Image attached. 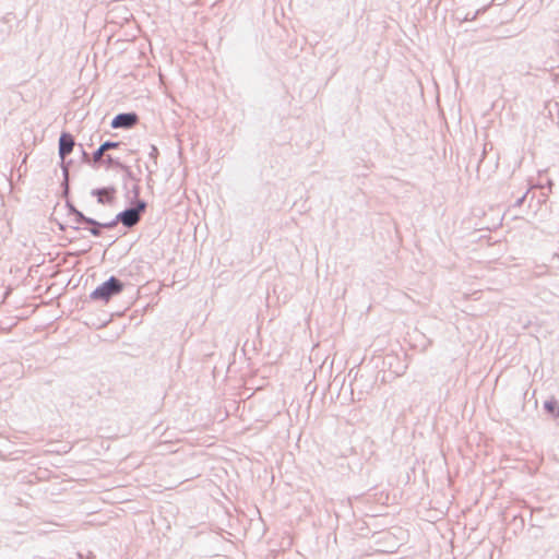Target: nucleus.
<instances>
[{
    "label": "nucleus",
    "mask_w": 559,
    "mask_h": 559,
    "mask_svg": "<svg viewBox=\"0 0 559 559\" xmlns=\"http://www.w3.org/2000/svg\"><path fill=\"white\" fill-rule=\"evenodd\" d=\"M66 205L68 207L70 215H73L74 213H76L79 211L70 201H67Z\"/></svg>",
    "instance_id": "nucleus-15"
},
{
    "label": "nucleus",
    "mask_w": 559,
    "mask_h": 559,
    "mask_svg": "<svg viewBox=\"0 0 559 559\" xmlns=\"http://www.w3.org/2000/svg\"><path fill=\"white\" fill-rule=\"evenodd\" d=\"M527 193H528V191H526L522 197L516 199L512 206L520 207L523 204V202L525 201Z\"/></svg>",
    "instance_id": "nucleus-13"
},
{
    "label": "nucleus",
    "mask_w": 559,
    "mask_h": 559,
    "mask_svg": "<svg viewBox=\"0 0 559 559\" xmlns=\"http://www.w3.org/2000/svg\"><path fill=\"white\" fill-rule=\"evenodd\" d=\"M108 167H117L120 169H127V165L122 164L119 159L114 158L111 155H107L105 159H103Z\"/></svg>",
    "instance_id": "nucleus-9"
},
{
    "label": "nucleus",
    "mask_w": 559,
    "mask_h": 559,
    "mask_svg": "<svg viewBox=\"0 0 559 559\" xmlns=\"http://www.w3.org/2000/svg\"><path fill=\"white\" fill-rule=\"evenodd\" d=\"M82 159L84 163L90 164L93 166V159L92 157L82 148Z\"/></svg>",
    "instance_id": "nucleus-14"
},
{
    "label": "nucleus",
    "mask_w": 559,
    "mask_h": 559,
    "mask_svg": "<svg viewBox=\"0 0 559 559\" xmlns=\"http://www.w3.org/2000/svg\"><path fill=\"white\" fill-rule=\"evenodd\" d=\"M123 288L124 284L118 277L110 276L91 293L90 298L108 302L114 296L119 295Z\"/></svg>",
    "instance_id": "nucleus-3"
},
{
    "label": "nucleus",
    "mask_w": 559,
    "mask_h": 559,
    "mask_svg": "<svg viewBox=\"0 0 559 559\" xmlns=\"http://www.w3.org/2000/svg\"><path fill=\"white\" fill-rule=\"evenodd\" d=\"M148 156L154 162V167H157V157L159 155L158 148L155 145H151Z\"/></svg>",
    "instance_id": "nucleus-11"
},
{
    "label": "nucleus",
    "mask_w": 559,
    "mask_h": 559,
    "mask_svg": "<svg viewBox=\"0 0 559 559\" xmlns=\"http://www.w3.org/2000/svg\"><path fill=\"white\" fill-rule=\"evenodd\" d=\"M121 145V142L114 141H105L100 144V146L93 153V167H96L103 160L104 154H107V151L118 148Z\"/></svg>",
    "instance_id": "nucleus-6"
},
{
    "label": "nucleus",
    "mask_w": 559,
    "mask_h": 559,
    "mask_svg": "<svg viewBox=\"0 0 559 559\" xmlns=\"http://www.w3.org/2000/svg\"><path fill=\"white\" fill-rule=\"evenodd\" d=\"M146 202L143 200H138L133 206L127 207L116 215V217L108 222L107 228L111 229L121 223L127 228H132L135 226L142 217V214L146 210Z\"/></svg>",
    "instance_id": "nucleus-1"
},
{
    "label": "nucleus",
    "mask_w": 559,
    "mask_h": 559,
    "mask_svg": "<svg viewBox=\"0 0 559 559\" xmlns=\"http://www.w3.org/2000/svg\"><path fill=\"white\" fill-rule=\"evenodd\" d=\"M138 122L139 116L135 112H121L114 117L110 126L114 129H130Z\"/></svg>",
    "instance_id": "nucleus-4"
},
{
    "label": "nucleus",
    "mask_w": 559,
    "mask_h": 559,
    "mask_svg": "<svg viewBox=\"0 0 559 559\" xmlns=\"http://www.w3.org/2000/svg\"><path fill=\"white\" fill-rule=\"evenodd\" d=\"M544 409L554 418H559V403L555 399L547 400Z\"/></svg>",
    "instance_id": "nucleus-7"
},
{
    "label": "nucleus",
    "mask_w": 559,
    "mask_h": 559,
    "mask_svg": "<svg viewBox=\"0 0 559 559\" xmlns=\"http://www.w3.org/2000/svg\"><path fill=\"white\" fill-rule=\"evenodd\" d=\"M115 193V187L96 188L92 190V195L97 198L99 204H111Z\"/></svg>",
    "instance_id": "nucleus-5"
},
{
    "label": "nucleus",
    "mask_w": 559,
    "mask_h": 559,
    "mask_svg": "<svg viewBox=\"0 0 559 559\" xmlns=\"http://www.w3.org/2000/svg\"><path fill=\"white\" fill-rule=\"evenodd\" d=\"M124 173H126V176L133 179V176H132V173L130 170V168L127 166V169H122Z\"/></svg>",
    "instance_id": "nucleus-17"
},
{
    "label": "nucleus",
    "mask_w": 559,
    "mask_h": 559,
    "mask_svg": "<svg viewBox=\"0 0 559 559\" xmlns=\"http://www.w3.org/2000/svg\"><path fill=\"white\" fill-rule=\"evenodd\" d=\"M146 169L148 170V180H151V176L155 171V169H152L150 166H146Z\"/></svg>",
    "instance_id": "nucleus-18"
},
{
    "label": "nucleus",
    "mask_w": 559,
    "mask_h": 559,
    "mask_svg": "<svg viewBox=\"0 0 559 559\" xmlns=\"http://www.w3.org/2000/svg\"><path fill=\"white\" fill-rule=\"evenodd\" d=\"M75 141L71 133L62 132L59 138V157L61 158V168L63 173V195L69 194V163H66V157L70 155L74 148Z\"/></svg>",
    "instance_id": "nucleus-2"
},
{
    "label": "nucleus",
    "mask_w": 559,
    "mask_h": 559,
    "mask_svg": "<svg viewBox=\"0 0 559 559\" xmlns=\"http://www.w3.org/2000/svg\"><path fill=\"white\" fill-rule=\"evenodd\" d=\"M73 216H74V223L78 225H82V224L87 225L88 223H92L91 217L85 216L81 211H78L76 213H74Z\"/></svg>",
    "instance_id": "nucleus-10"
},
{
    "label": "nucleus",
    "mask_w": 559,
    "mask_h": 559,
    "mask_svg": "<svg viewBox=\"0 0 559 559\" xmlns=\"http://www.w3.org/2000/svg\"><path fill=\"white\" fill-rule=\"evenodd\" d=\"M91 222L92 223L87 224V225L91 226L88 230L95 237H99L102 235V229L103 228L108 229L107 226H106V225H108V222L107 223H100V222H98V221H96V219H94L92 217H91Z\"/></svg>",
    "instance_id": "nucleus-8"
},
{
    "label": "nucleus",
    "mask_w": 559,
    "mask_h": 559,
    "mask_svg": "<svg viewBox=\"0 0 559 559\" xmlns=\"http://www.w3.org/2000/svg\"><path fill=\"white\" fill-rule=\"evenodd\" d=\"M487 10V7H483L478 10H476L473 14L467 13L465 16L466 21H474L477 19V16L481 13H484Z\"/></svg>",
    "instance_id": "nucleus-12"
},
{
    "label": "nucleus",
    "mask_w": 559,
    "mask_h": 559,
    "mask_svg": "<svg viewBox=\"0 0 559 559\" xmlns=\"http://www.w3.org/2000/svg\"><path fill=\"white\" fill-rule=\"evenodd\" d=\"M132 193H133V197L134 199L138 201L140 200L139 199V195H140V187L139 186H134L133 189H132Z\"/></svg>",
    "instance_id": "nucleus-16"
}]
</instances>
